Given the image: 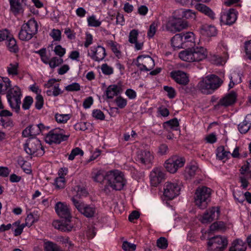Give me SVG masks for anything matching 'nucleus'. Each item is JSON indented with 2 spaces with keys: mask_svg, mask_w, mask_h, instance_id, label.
I'll use <instances>...</instances> for the list:
<instances>
[{
  "mask_svg": "<svg viewBox=\"0 0 251 251\" xmlns=\"http://www.w3.org/2000/svg\"><path fill=\"white\" fill-rule=\"evenodd\" d=\"M222 83L223 80L219 76L215 75H209L202 77L197 87L201 93L208 95L212 94Z\"/></svg>",
  "mask_w": 251,
  "mask_h": 251,
  "instance_id": "1",
  "label": "nucleus"
},
{
  "mask_svg": "<svg viewBox=\"0 0 251 251\" xmlns=\"http://www.w3.org/2000/svg\"><path fill=\"white\" fill-rule=\"evenodd\" d=\"M126 183L124 174L117 170L107 172L105 174V188L108 187L120 191L123 189Z\"/></svg>",
  "mask_w": 251,
  "mask_h": 251,
  "instance_id": "2",
  "label": "nucleus"
},
{
  "mask_svg": "<svg viewBox=\"0 0 251 251\" xmlns=\"http://www.w3.org/2000/svg\"><path fill=\"white\" fill-rule=\"evenodd\" d=\"M207 56V50L202 47H193L182 50L179 53V57L182 60L189 62L201 61Z\"/></svg>",
  "mask_w": 251,
  "mask_h": 251,
  "instance_id": "3",
  "label": "nucleus"
},
{
  "mask_svg": "<svg viewBox=\"0 0 251 251\" xmlns=\"http://www.w3.org/2000/svg\"><path fill=\"white\" fill-rule=\"evenodd\" d=\"M22 96L21 90L17 86H14L10 88L7 95L10 107L17 113H19L20 111Z\"/></svg>",
  "mask_w": 251,
  "mask_h": 251,
  "instance_id": "4",
  "label": "nucleus"
},
{
  "mask_svg": "<svg viewBox=\"0 0 251 251\" xmlns=\"http://www.w3.org/2000/svg\"><path fill=\"white\" fill-rule=\"evenodd\" d=\"M211 190L207 187H198L195 193V202L201 209L205 208L210 201Z\"/></svg>",
  "mask_w": 251,
  "mask_h": 251,
  "instance_id": "5",
  "label": "nucleus"
},
{
  "mask_svg": "<svg viewBox=\"0 0 251 251\" xmlns=\"http://www.w3.org/2000/svg\"><path fill=\"white\" fill-rule=\"evenodd\" d=\"M25 152L29 154H35L36 156H42L44 153L41 141L36 138H29L24 145Z\"/></svg>",
  "mask_w": 251,
  "mask_h": 251,
  "instance_id": "6",
  "label": "nucleus"
},
{
  "mask_svg": "<svg viewBox=\"0 0 251 251\" xmlns=\"http://www.w3.org/2000/svg\"><path fill=\"white\" fill-rule=\"evenodd\" d=\"M71 200L77 210L84 216L87 218L94 216L96 212V208L94 205L85 204L80 200H77L75 197H72Z\"/></svg>",
  "mask_w": 251,
  "mask_h": 251,
  "instance_id": "7",
  "label": "nucleus"
},
{
  "mask_svg": "<svg viewBox=\"0 0 251 251\" xmlns=\"http://www.w3.org/2000/svg\"><path fill=\"white\" fill-rule=\"evenodd\" d=\"M70 135H66L65 131L59 128L51 130L46 136V143L51 144L52 143L59 144L62 141H66Z\"/></svg>",
  "mask_w": 251,
  "mask_h": 251,
  "instance_id": "8",
  "label": "nucleus"
},
{
  "mask_svg": "<svg viewBox=\"0 0 251 251\" xmlns=\"http://www.w3.org/2000/svg\"><path fill=\"white\" fill-rule=\"evenodd\" d=\"M185 162V160L183 157L174 155L168 159L164 166L168 172L174 174L184 166Z\"/></svg>",
  "mask_w": 251,
  "mask_h": 251,
  "instance_id": "9",
  "label": "nucleus"
},
{
  "mask_svg": "<svg viewBox=\"0 0 251 251\" xmlns=\"http://www.w3.org/2000/svg\"><path fill=\"white\" fill-rule=\"evenodd\" d=\"M210 251H223L227 245L226 238L217 236L210 239L207 243Z\"/></svg>",
  "mask_w": 251,
  "mask_h": 251,
  "instance_id": "10",
  "label": "nucleus"
},
{
  "mask_svg": "<svg viewBox=\"0 0 251 251\" xmlns=\"http://www.w3.org/2000/svg\"><path fill=\"white\" fill-rule=\"evenodd\" d=\"M188 24L185 21L175 18L169 21L166 24L165 28L167 31L175 33L186 28Z\"/></svg>",
  "mask_w": 251,
  "mask_h": 251,
  "instance_id": "11",
  "label": "nucleus"
},
{
  "mask_svg": "<svg viewBox=\"0 0 251 251\" xmlns=\"http://www.w3.org/2000/svg\"><path fill=\"white\" fill-rule=\"evenodd\" d=\"M136 66L141 71H150L154 65V60L149 55H140L137 58Z\"/></svg>",
  "mask_w": 251,
  "mask_h": 251,
  "instance_id": "12",
  "label": "nucleus"
},
{
  "mask_svg": "<svg viewBox=\"0 0 251 251\" xmlns=\"http://www.w3.org/2000/svg\"><path fill=\"white\" fill-rule=\"evenodd\" d=\"M180 187L176 183L166 182L164 187V196L168 200H172L179 194Z\"/></svg>",
  "mask_w": 251,
  "mask_h": 251,
  "instance_id": "13",
  "label": "nucleus"
},
{
  "mask_svg": "<svg viewBox=\"0 0 251 251\" xmlns=\"http://www.w3.org/2000/svg\"><path fill=\"white\" fill-rule=\"evenodd\" d=\"M237 94L234 91H231L221 98L215 106L216 109L221 107H227L233 105L236 101Z\"/></svg>",
  "mask_w": 251,
  "mask_h": 251,
  "instance_id": "14",
  "label": "nucleus"
},
{
  "mask_svg": "<svg viewBox=\"0 0 251 251\" xmlns=\"http://www.w3.org/2000/svg\"><path fill=\"white\" fill-rule=\"evenodd\" d=\"M88 56L93 60L100 62L102 61L106 56L105 50L101 46L92 47L88 51Z\"/></svg>",
  "mask_w": 251,
  "mask_h": 251,
  "instance_id": "15",
  "label": "nucleus"
},
{
  "mask_svg": "<svg viewBox=\"0 0 251 251\" xmlns=\"http://www.w3.org/2000/svg\"><path fill=\"white\" fill-rule=\"evenodd\" d=\"M220 213L218 207H212L201 216L199 220L202 224H208L217 219L219 217Z\"/></svg>",
  "mask_w": 251,
  "mask_h": 251,
  "instance_id": "16",
  "label": "nucleus"
},
{
  "mask_svg": "<svg viewBox=\"0 0 251 251\" xmlns=\"http://www.w3.org/2000/svg\"><path fill=\"white\" fill-rule=\"evenodd\" d=\"M153 159V155L149 151L141 150L137 152L136 161L149 167L152 165Z\"/></svg>",
  "mask_w": 251,
  "mask_h": 251,
  "instance_id": "17",
  "label": "nucleus"
},
{
  "mask_svg": "<svg viewBox=\"0 0 251 251\" xmlns=\"http://www.w3.org/2000/svg\"><path fill=\"white\" fill-rule=\"evenodd\" d=\"M171 77L181 85L186 86L189 82V76L181 71H174L171 73Z\"/></svg>",
  "mask_w": 251,
  "mask_h": 251,
  "instance_id": "18",
  "label": "nucleus"
},
{
  "mask_svg": "<svg viewBox=\"0 0 251 251\" xmlns=\"http://www.w3.org/2000/svg\"><path fill=\"white\" fill-rule=\"evenodd\" d=\"M164 178V173L161 168H154L150 173V181L153 186H157Z\"/></svg>",
  "mask_w": 251,
  "mask_h": 251,
  "instance_id": "19",
  "label": "nucleus"
},
{
  "mask_svg": "<svg viewBox=\"0 0 251 251\" xmlns=\"http://www.w3.org/2000/svg\"><path fill=\"white\" fill-rule=\"evenodd\" d=\"M11 11L15 15L22 14L24 12L26 5V0H9Z\"/></svg>",
  "mask_w": 251,
  "mask_h": 251,
  "instance_id": "20",
  "label": "nucleus"
},
{
  "mask_svg": "<svg viewBox=\"0 0 251 251\" xmlns=\"http://www.w3.org/2000/svg\"><path fill=\"white\" fill-rule=\"evenodd\" d=\"M55 210L57 215L61 218L67 219L71 217L70 210L68 205L64 202H57L55 206Z\"/></svg>",
  "mask_w": 251,
  "mask_h": 251,
  "instance_id": "21",
  "label": "nucleus"
},
{
  "mask_svg": "<svg viewBox=\"0 0 251 251\" xmlns=\"http://www.w3.org/2000/svg\"><path fill=\"white\" fill-rule=\"evenodd\" d=\"M236 11L231 9L228 12L223 13L221 17L222 22L225 25H231L236 20Z\"/></svg>",
  "mask_w": 251,
  "mask_h": 251,
  "instance_id": "22",
  "label": "nucleus"
},
{
  "mask_svg": "<svg viewBox=\"0 0 251 251\" xmlns=\"http://www.w3.org/2000/svg\"><path fill=\"white\" fill-rule=\"evenodd\" d=\"M139 35V31L137 29H132L128 36V41L131 44L135 45V49L136 50H142L143 47V42H139L137 41V38Z\"/></svg>",
  "mask_w": 251,
  "mask_h": 251,
  "instance_id": "23",
  "label": "nucleus"
},
{
  "mask_svg": "<svg viewBox=\"0 0 251 251\" xmlns=\"http://www.w3.org/2000/svg\"><path fill=\"white\" fill-rule=\"evenodd\" d=\"M251 128V114L247 115L243 121L238 126L239 131L242 134L246 133Z\"/></svg>",
  "mask_w": 251,
  "mask_h": 251,
  "instance_id": "24",
  "label": "nucleus"
},
{
  "mask_svg": "<svg viewBox=\"0 0 251 251\" xmlns=\"http://www.w3.org/2000/svg\"><path fill=\"white\" fill-rule=\"evenodd\" d=\"M52 226L55 228L64 232L70 231L73 228V226L67 221H54Z\"/></svg>",
  "mask_w": 251,
  "mask_h": 251,
  "instance_id": "25",
  "label": "nucleus"
},
{
  "mask_svg": "<svg viewBox=\"0 0 251 251\" xmlns=\"http://www.w3.org/2000/svg\"><path fill=\"white\" fill-rule=\"evenodd\" d=\"M122 91V88L120 85H110L106 89L105 95L108 99H112L114 96H117Z\"/></svg>",
  "mask_w": 251,
  "mask_h": 251,
  "instance_id": "26",
  "label": "nucleus"
},
{
  "mask_svg": "<svg viewBox=\"0 0 251 251\" xmlns=\"http://www.w3.org/2000/svg\"><path fill=\"white\" fill-rule=\"evenodd\" d=\"M182 33L176 34L171 40V44L175 49L188 48V45H184Z\"/></svg>",
  "mask_w": 251,
  "mask_h": 251,
  "instance_id": "27",
  "label": "nucleus"
},
{
  "mask_svg": "<svg viewBox=\"0 0 251 251\" xmlns=\"http://www.w3.org/2000/svg\"><path fill=\"white\" fill-rule=\"evenodd\" d=\"M56 241L67 248L68 251H74L75 245L68 236H58L56 238Z\"/></svg>",
  "mask_w": 251,
  "mask_h": 251,
  "instance_id": "28",
  "label": "nucleus"
},
{
  "mask_svg": "<svg viewBox=\"0 0 251 251\" xmlns=\"http://www.w3.org/2000/svg\"><path fill=\"white\" fill-rule=\"evenodd\" d=\"M8 75L12 77L18 75L20 72L19 64L17 61L10 63L6 67Z\"/></svg>",
  "mask_w": 251,
  "mask_h": 251,
  "instance_id": "29",
  "label": "nucleus"
},
{
  "mask_svg": "<svg viewBox=\"0 0 251 251\" xmlns=\"http://www.w3.org/2000/svg\"><path fill=\"white\" fill-rule=\"evenodd\" d=\"M61 170L60 171V172H59V175H60V176L57 177L54 182V185L58 189H62L65 187V179L63 176L66 175L67 173V169L66 168H61Z\"/></svg>",
  "mask_w": 251,
  "mask_h": 251,
  "instance_id": "30",
  "label": "nucleus"
},
{
  "mask_svg": "<svg viewBox=\"0 0 251 251\" xmlns=\"http://www.w3.org/2000/svg\"><path fill=\"white\" fill-rule=\"evenodd\" d=\"M199 172V169L197 165H189L185 168V176L187 179H191Z\"/></svg>",
  "mask_w": 251,
  "mask_h": 251,
  "instance_id": "31",
  "label": "nucleus"
},
{
  "mask_svg": "<svg viewBox=\"0 0 251 251\" xmlns=\"http://www.w3.org/2000/svg\"><path fill=\"white\" fill-rule=\"evenodd\" d=\"M34 35L28 29H26V27L22 25L21 28V30H20L18 36L19 38L22 41H28L31 39Z\"/></svg>",
  "mask_w": 251,
  "mask_h": 251,
  "instance_id": "32",
  "label": "nucleus"
},
{
  "mask_svg": "<svg viewBox=\"0 0 251 251\" xmlns=\"http://www.w3.org/2000/svg\"><path fill=\"white\" fill-rule=\"evenodd\" d=\"M23 25L34 35H35L38 32V25L37 21L33 18L29 20L26 23L24 24Z\"/></svg>",
  "mask_w": 251,
  "mask_h": 251,
  "instance_id": "33",
  "label": "nucleus"
},
{
  "mask_svg": "<svg viewBox=\"0 0 251 251\" xmlns=\"http://www.w3.org/2000/svg\"><path fill=\"white\" fill-rule=\"evenodd\" d=\"M196 9L200 12L208 16L211 19H214L215 14L211 9L204 4L199 3L196 5Z\"/></svg>",
  "mask_w": 251,
  "mask_h": 251,
  "instance_id": "34",
  "label": "nucleus"
},
{
  "mask_svg": "<svg viewBox=\"0 0 251 251\" xmlns=\"http://www.w3.org/2000/svg\"><path fill=\"white\" fill-rule=\"evenodd\" d=\"M39 215L37 211H34L28 214L25 218V226L30 227L35 222L38 221Z\"/></svg>",
  "mask_w": 251,
  "mask_h": 251,
  "instance_id": "35",
  "label": "nucleus"
},
{
  "mask_svg": "<svg viewBox=\"0 0 251 251\" xmlns=\"http://www.w3.org/2000/svg\"><path fill=\"white\" fill-rule=\"evenodd\" d=\"M11 86V81L7 77H0V94H5Z\"/></svg>",
  "mask_w": 251,
  "mask_h": 251,
  "instance_id": "36",
  "label": "nucleus"
},
{
  "mask_svg": "<svg viewBox=\"0 0 251 251\" xmlns=\"http://www.w3.org/2000/svg\"><path fill=\"white\" fill-rule=\"evenodd\" d=\"M246 249V244L241 240L238 239L233 243L229 251H245Z\"/></svg>",
  "mask_w": 251,
  "mask_h": 251,
  "instance_id": "37",
  "label": "nucleus"
},
{
  "mask_svg": "<svg viewBox=\"0 0 251 251\" xmlns=\"http://www.w3.org/2000/svg\"><path fill=\"white\" fill-rule=\"evenodd\" d=\"M44 247L45 251H63L57 244L49 241H45Z\"/></svg>",
  "mask_w": 251,
  "mask_h": 251,
  "instance_id": "38",
  "label": "nucleus"
},
{
  "mask_svg": "<svg viewBox=\"0 0 251 251\" xmlns=\"http://www.w3.org/2000/svg\"><path fill=\"white\" fill-rule=\"evenodd\" d=\"M25 225L24 224H21L20 221H17L12 224V230L14 231L15 236H17L21 235L23 231Z\"/></svg>",
  "mask_w": 251,
  "mask_h": 251,
  "instance_id": "39",
  "label": "nucleus"
},
{
  "mask_svg": "<svg viewBox=\"0 0 251 251\" xmlns=\"http://www.w3.org/2000/svg\"><path fill=\"white\" fill-rule=\"evenodd\" d=\"M182 36L184 45H188V47L191 46L190 43L194 42V34L193 32H189L182 33Z\"/></svg>",
  "mask_w": 251,
  "mask_h": 251,
  "instance_id": "40",
  "label": "nucleus"
},
{
  "mask_svg": "<svg viewBox=\"0 0 251 251\" xmlns=\"http://www.w3.org/2000/svg\"><path fill=\"white\" fill-rule=\"evenodd\" d=\"M7 46L10 51L16 52L18 51V46L16 40L13 37H9L8 39Z\"/></svg>",
  "mask_w": 251,
  "mask_h": 251,
  "instance_id": "41",
  "label": "nucleus"
},
{
  "mask_svg": "<svg viewBox=\"0 0 251 251\" xmlns=\"http://www.w3.org/2000/svg\"><path fill=\"white\" fill-rule=\"evenodd\" d=\"M35 53L38 54L41 58L42 61L45 64H48L50 60L49 56L47 54V50L46 48H42L38 50L35 51Z\"/></svg>",
  "mask_w": 251,
  "mask_h": 251,
  "instance_id": "42",
  "label": "nucleus"
},
{
  "mask_svg": "<svg viewBox=\"0 0 251 251\" xmlns=\"http://www.w3.org/2000/svg\"><path fill=\"white\" fill-rule=\"evenodd\" d=\"M230 154V152L225 151L223 147H219L217 149L216 155L219 160L228 158V157Z\"/></svg>",
  "mask_w": 251,
  "mask_h": 251,
  "instance_id": "43",
  "label": "nucleus"
},
{
  "mask_svg": "<svg viewBox=\"0 0 251 251\" xmlns=\"http://www.w3.org/2000/svg\"><path fill=\"white\" fill-rule=\"evenodd\" d=\"M88 25L91 27H99L100 25L101 22L97 19L95 15H92L87 18Z\"/></svg>",
  "mask_w": 251,
  "mask_h": 251,
  "instance_id": "44",
  "label": "nucleus"
},
{
  "mask_svg": "<svg viewBox=\"0 0 251 251\" xmlns=\"http://www.w3.org/2000/svg\"><path fill=\"white\" fill-rule=\"evenodd\" d=\"M0 125L4 128H11L14 124L12 120L9 117H2L0 118Z\"/></svg>",
  "mask_w": 251,
  "mask_h": 251,
  "instance_id": "45",
  "label": "nucleus"
},
{
  "mask_svg": "<svg viewBox=\"0 0 251 251\" xmlns=\"http://www.w3.org/2000/svg\"><path fill=\"white\" fill-rule=\"evenodd\" d=\"M241 82V78L239 75L236 73H233L230 76V82L228 84L229 89H231L236 84L239 83Z\"/></svg>",
  "mask_w": 251,
  "mask_h": 251,
  "instance_id": "46",
  "label": "nucleus"
},
{
  "mask_svg": "<svg viewBox=\"0 0 251 251\" xmlns=\"http://www.w3.org/2000/svg\"><path fill=\"white\" fill-rule=\"evenodd\" d=\"M63 62L62 58L59 57H52L48 65L51 69H54L56 67L59 66Z\"/></svg>",
  "mask_w": 251,
  "mask_h": 251,
  "instance_id": "47",
  "label": "nucleus"
},
{
  "mask_svg": "<svg viewBox=\"0 0 251 251\" xmlns=\"http://www.w3.org/2000/svg\"><path fill=\"white\" fill-rule=\"evenodd\" d=\"M181 13L182 18H185L186 19L195 18L196 14L195 12L191 9H181L178 11Z\"/></svg>",
  "mask_w": 251,
  "mask_h": 251,
  "instance_id": "48",
  "label": "nucleus"
},
{
  "mask_svg": "<svg viewBox=\"0 0 251 251\" xmlns=\"http://www.w3.org/2000/svg\"><path fill=\"white\" fill-rule=\"evenodd\" d=\"M33 102V99L31 96H26L23 101L22 108L24 110H28Z\"/></svg>",
  "mask_w": 251,
  "mask_h": 251,
  "instance_id": "49",
  "label": "nucleus"
},
{
  "mask_svg": "<svg viewBox=\"0 0 251 251\" xmlns=\"http://www.w3.org/2000/svg\"><path fill=\"white\" fill-rule=\"evenodd\" d=\"M56 121L59 123H66L71 118L70 114H56L55 116Z\"/></svg>",
  "mask_w": 251,
  "mask_h": 251,
  "instance_id": "50",
  "label": "nucleus"
},
{
  "mask_svg": "<svg viewBox=\"0 0 251 251\" xmlns=\"http://www.w3.org/2000/svg\"><path fill=\"white\" fill-rule=\"evenodd\" d=\"M165 124L173 130H177L178 129L179 123L176 118H174L166 122Z\"/></svg>",
  "mask_w": 251,
  "mask_h": 251,
  "instance_id": "51",
  "label": "nucleus"
},
{
  "mask_svg": "<svg viewBox=\"0 0 251 251\" xmlns=\"http://www.w3.org/2000/svg\"><path fill=\"white\" fill-rule=\"evenodd\" d=\"M78 155L82 156L83 155V151L79 148H75L71 151V153L69 155L68 159L73 160L74 159L75 156Z\"/></svg>",
  "mask_w": 251,
  "mask_h": 251,
  "instance_id": "52",
  "label": "nucleus"
},
{
  "mask_svg": "<svg viewBox=\"0 0 251 251\" xmlns=\"http://www.w3.org/2000/svg\"><path fill=\"white\" fill-rule=\"evenodd\" d=\"M44 103L43 97L42 95H36L35 97V107L38 110L42 108Z\"/></svg>",
  "mask_w": 251,
  "mask_h": 251,
  "instance_id": "53",
  "label": "nucleus"
},
{
  "mask_svg": "<svg viewBox=\"0 0 251 251\" xmlns=\"http://www.w3.org/2000/svg\"><path fill=\"white\" fill-rule=\"evenodd\" d=\"M168 241L165 237H160L157 240L156 245L161 249H166L168 247Z\"/></svg>",
  "mask_w": 251,
  "mask_h": 251,
  "instance_id": "54",
  "label": "nucleus"
},
{
  "mask_svg": "<svg viewBox=\"0 0 251 251\" xmlns=\"http://www.w3.org/2000/svg\"><path fill=\"white\" fill-rule=\"evenodd\" d=\"M115 102L120 108H124L127 105V100L123 97L119 96L115 100Z\"/></svg>",
  "mask_w": 251,
  "mask_h": 251,
  "instance_id": "55",
  "label": "nucleus"
},
{
  "mask_svg": "<svg viewBox=\"0 0 251 251\" xmlns=\"http://www.w3.org/2000/svg\"><path fill=\"white\" fill-rule=\"evenodd\" d=\"M136 246L135 244L127 241H124L122 245V248L126 251H134Z\"/></svg>",
  "mask_w": 251,
  "mask_h": 251,
  "instance_id": "56",
  "label": "nucleus"
},
{
  "mask_svg": "<svg viewBox=\"0 0 251 251\" xmlns=\"http://www.w3.org/2000/svg\"><path fill=\"white\" fill-rule=\"evenodd\" d=\"M92 114V116L97 120H103L105 118L104 113L100 109L93 110Z\"/></svg>",
  "mask_w": 251,
  "mask_h": 251,
  "instance_id": "57",
  "label": "nucleus"
},
{
  "mask_svg": "<svg viewBox=\"0 0 251 251\" xmlns=\"http://www.w3.org/2000/svg\"><path fill=\"white\" fill-rule=\"evenodd\" d=\"M102 73L105 75H110L113 74V69L107 64H103L101 66Z\"/></svg>",
  "mask_w": 251,
  "mask_h": 251,
  "instance_id": "58",
  "label": "nucleus"
},
{
  "mask_svg": "<svg viewBox=\"0 0 251 251\" xmlns=\"http://www.w3.org/2000/svg\"><path fill=\"white\" fill-rule=\"evenodd\" d=\"M80 89L79 83L74 82L65 87V90L67 91H78Z\"/></svg>",
  "mask_w": 251,
  "mask_h": 251,
  "instance_id": "59",
  "label": "nucleus"
},
{
  "mask_svg": "<svg viewBox=\"0 0 251 251\" xmlns=\"http://www.w3.org/2000/svg\"><path fill=\"white\" fill-rule=\"evenodd\" d=\"M95 181L101 183L104 180L105 181V175H103L100 171H98L93 176Z\"/></svg>",
  "mask_w": 251,
  "mask_h": 251,
  "instance_id": "60",
  "label": "nucleus"
},
{
  "mask_svg": "<svg viewBox=\"0 0 251 251\" xmlns=\"http://www.w3.org/2000/svg\"><path fill=\"white\" fill-rule=\"evenodd\" d=\"M53 50L55 54L61 58H62L66 53V49L62 48L60 45L56 46Z\"/></svg>",
  "mask_w": 251,
  "mask_h": 251,
  "instance_id": "61",
  "label": "nucleus"
},
{
  "mask_svg": "<svg viewBox=\"0 0 251 251\" xmlns=\"http://www.w3.org/2000/svg\"><path fill=\"white\" fill-rule=\"evenodd\" d=\"M164 90L167 92V96L169 98L173 99L175 97L176 93L175 90L173 87L164 86Z\"/></svg>",
  "mask_w": 251,
  "mask_h": 251,
  "instance_id": "62",
  "label": "nucleus"
},
{
  "mask_svg": "<svg viewBox=\"0 0 251 251\" xmlns=\"http://www.w3.org/2000/svg\"><path fill=\"white\" fill-rule=\"evenodd\" d=\"M50 36L54 41H60L61 40V31L59 29H53L51 31Z\"/></svg>",
  "mask_w": 251,
  "mask_h": 251,
  "instance_id": "63",
  "label": "nucleus"
},
{
  "mask_svg": "<svg viewBox=\"0 0 251 251\" xmlns=\"http://www.w3.org/2000/svg\"><path fill=\"white\" fill-rule=\"evenodd\" d=\"M245 48L248 58L251 60V40L245 43Z\"/></svg>",
  "mask_w": 251,
  "mask_h": 251,
  "instance_id": "64",
  "label": "nucleus"
}]
</instances>
